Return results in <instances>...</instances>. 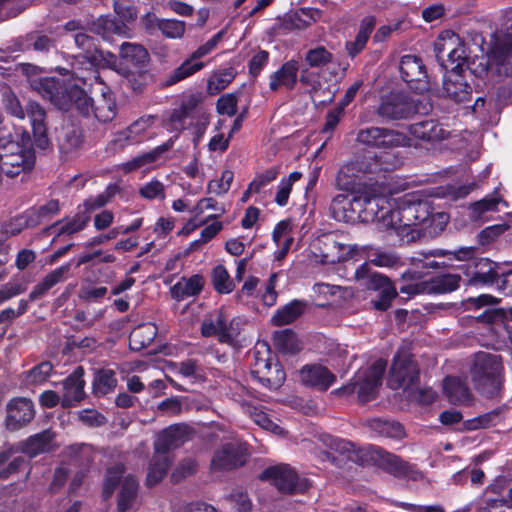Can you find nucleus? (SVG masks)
<instances>
[{"label": "nucleus", "mask_w": 512, "mask_h": 512, "mask_svg": "<svg viewBox=\"0 0 512 512\" xmlns=\"http://www.w3.org/2000/svg\"><path fill=\"white\" fill-rule=\"evenodd\" d=\"M370 260L356 268L354 280L367 290L378 292V298L371 301L375 310L386 311L397 297V289L385 275L375 272L370 264L377 267L392 268L401 264V257L395 252L374 249L369 253Z\"/></svg>", "instance_id": "1"}, {"label": "nucleus", "mask_w": 512, "mask_h": 512, "mask_svg": "<svg viewBox=\"0 0 512 512\" xmlns=\"http://www.w3.org/2000/svg\"><path fill=\"white\" fill-rule=\"evenodd\" d=\"M429 216V203L415 195L406 194L397 202L395 209L390 207V218L384 219L389 230H394L405 243L422 238L421 222Z\"/></svg>", "instance_id": "2"}, {"label": "nucleus", "mask_w": 512, "mask_h": 512, "mask_svg": "<svg viewBox=\"0 0 512 512\" xmlns=\"http://www.w3.org/2000/svg\"><path fill=\"white\" fill-rule=\"evenodd\" d=\"M35 165V153L30 134L24 131L21 142L0 139V173L9 178L30 172Z\"/></svg>", "instance_id": "3"}, {"label": "nucleus", "mask_w": 512, "mask_h": 512, "mask_svg": "<svg viewBox=\"0 0 512 512\" xmlns=\"http://www.w3.org/2000/svg\"><path fill=\"white\" fill-rule=\"evenodd\" d=\"M74 42L79 50L73 56L72 67L74 70L93 71L99 68H109L119 75H129L124 66H116V55L100 50L93 37L78 32L74 35Z\"/></svg>", "instance_id": "4"}, {"label": "nucleus", "mask_w": 512, "mask_h": 512, "mask_svg": "<svg viewBox=\"0 0 512 512\" xmlns=\"http://www.w3.org/2000/svg\"><path fill=\"white\" fill-rule=\"evenodd\" d=\"M3 104L6 111L20 119H25V116L30 120L34 141L37 147L46 149L49 146V138L47 136V113L45 109L36 101L29 100L25 108L22 107L19 99L11 90L3 92Z\"/></svg>", "instance_id": "5"}, {"label": "nucleus", "mask_w": 512, "mask_h": 512, "mask_svg": "<svg viewBox=\"0 0 512 512\" xmlns=\"http://www.w3.org/2000/svg\"><path fill=\"white\" fill-rule=\"evenodd\" d=\"M502 369L500 356L486 352L477 353L471 368L476 388L487 397L494 396L502 385Z\"/></svg>", "instance_id": "6"}, {"label": "nucleus", "mask_w": 512, "mask_h": 512, "mask_svg": "<svg viewBox=\"0 0 512 512\" xmlns=\"http://www.w3.org/2000/svg\"><path fill=\"white\" fill-rule=\"evenodd\" d=\"M385 369L386 361L379 359L369 368L359 370L348 384L334 390L332 393L338 396H349L357 392L360 402L370 401L376 396Z\"/></svg>", "instance_id": "7"}, {"label": "nucleus", "mask_w": 512, "mask_h": 512, "mask_svg": "<svg viewBox=\"0 0 512 512\" xmlns=\"http://www.w3.org/2000/svg\"><path fill=\"white\" fill-rule=\"evenodd\" d=\"M436 57L442 66L458 71L468 60L464 41L452 31H444L435 44Z\"/></svg>", "instance_id": "8"}, {"label": "nucleus", "mask_w": 512, "mask_h": 512, "mask_svg": "<svg viewBox=\"0 0 512 512\" xmlns=\"http://www.w3.org/2000/svg\"><path fill=\"white\" fill-rule=\"evenodd\" d=\"M120 61L116 58V66H124L129 75H121L130 84L134 91L141 90V83L138 77L141 76L142 68L149 61V53L141 44L123 42L120 46Z\"/></svg>", "instance_id": "9"}, {"label": "nucleus", "mask_w": 512, "mask_h": 512, "mask_svg": "<svg viewBox=\"0 0 512 512\" xmlns=\"http://www.w3.org/2000/svg\"><path fill=\"white\" fill-rule=\"evenodd\" d=\"M248 451L245 443L231 438L230 442L223 444L215 450L210 463L213 472H227L246 464Z\"/></svg>", "instance_id": "10"}, {"label": "nucleus", "mask_w": 512, "mask_h": 512, "mask_svg": "<svg viewBox=\"0 0 512 512\" xmlns=\"http://www.w3.org/2000/svg\"><path fill=\"white\" fill-rule=\"evenodd\" d=\"M368 458L374 460L380 468L399 478H408L417 481L422 478L416 467L399 456L389 453L378 446L368 447Z\"/></svg>", "instance_id": "11"}, {"label": "nucleus", "mask_w": 512, "mask_h": 512, "mask_svg": "<svg viewBox=\"0 0 512 512\" xmlns=\"http://www.w3.org/2000/svg\"><path fill=\"white\" fill-rule=\"evenodd\" d=\"M357 141L365 146L384 150L409 145V138L405 134L374 126L359 130Z\"/></svg>", "instance_id": "12"}, {"label": "nucleus", "mask_w": 512, "mask_h": 512, "mask_svg": "<svg viewBox=\"0 0 512 512\" xmlns=\"http://www.w3.org/2000/svg\"><path fill=\"white\" fill-rule=\"evenodd\" d=\"M413 99L402 92H391L383 95L377 108V114L385 120L408 119L416 113Z\"/></svg>", "instance_id": "13"}, {"label": "nucleus", "mask_w": 512, "mask_h": 512, "mask_svg": "<svg viewBox=\"0 0 512 512\" xmlns=\"http://www.w3.org/2000/svg\"><path fill=\"white\" fill-rule=\"evenodd\" d=\"M260 479L271 481L282 493L304 492L309 486L306 479H300L297 473L286 464L266 468L261 473Z\"/></svg>", "instance_id": "14"}, {"label": "nucleus", "mask_w": 512, "mask_h": 512, "mask_svg": "<svg viewBox=\"0 0 512 512\" xmlns=\"http://www.w3.org/2000/svg\"><path fill=\"white\" fill-rule=\"evenodd\" d=\"M419 377V369L412 356L407 353L398 352L393 359L390 369L388 385L392 389L408 388L413 385Z\"/></svg>", "instance_id": "15"}, {"label": "nucleus", "mask_w": 512, "mask_h": 512, "mask_svg": "<svg viewBox=\"0 0 512 512\" xmlns=\"http://www.w3.org/2000/svg\"><path fill=\"white\" fill-rule=\"evenodd\" d=\"M500 265L488 258H477L467 265L465 276L467 285L485 287L497 284Z\"/></svg>", "instance_id": "16"}, {"label": "nucleus", "mask_w": 512, "mask_h": 512, "mask_svg": "<svg viewBox=\"0 0 512 512\" xmlns=\"http://www.w3.org/2000/svg\"><path fill=\"white\" fill-rule=\"evenodd\" d=\"M270 349L265 343L257 344L253 351V362L251 364V376L268 389L275 390L284 383V376L276 373L274 378H265L267 368L271 365Z\"/></svg>", "instance_id": "17"}, {"label": "nucleus", "mask_w": 512, "mask_h": 512, "mask_svg": "<svg viewBox=\"0 0 512 512\" xmlns=\"http://www.w3.org/2000/svg\"><path fill=\"white\" fill-rule=\"evenodd\" d=\"M489 57L506 76H512V33L497 31L493 34Z\"/></svg>", "instance_id": "18"}, {"label": "nucleus", "mask_w": 512, "mask_h": 512, "mask_svg": "<svg viewBox=\"0 0 512 512\" xmlns=\"http://www.w3.org/2000/svg\"><path fill=\"white\" fill-rule=\"evenodd\" d=\"M402 79L411 89L423 92L428 89L427 73L421 58L415 55L402 56L399 64Z\"/></svg>", "instance_id": "19"}, {"label": "nucleus", "mask_w": 512, "mask_h": 512, "mask_svg": "<svg viewBox=\"0 0 512 512\" xmlns=\"http://www.w3.org/2000/svg\"><path fill=\"white\" fill-rule=\"evenodd\" d=\"M319 439L325 447L348 461L364 464L368 460V447L361 448L349 440L329 434H322Z\"/></svg>", "instance_id": "20"}, {"label": "nucleus", "mask_w": 512, "mask_h": 512, "mask_svg": "<svg viewBox=\"0 0 512 512\" xmlns=\"http://www.w3.org/2000/svg\"><path fill=\"white\" fill-rule=\"evenodd\" d=\"M192 433V428L186 424L178 423L171 425L159 433L154 443V452L169 455L171 450L189 440Z\"/></svg>", "instance_id": "21"}, {"label": "nucleus", "mask_w": 512, "mask_h": 512, "mask_svg": "<svg viewBox=\"0 0 512 512\" xmlns=\"http://www.w3.org/2000/svg\"><path fill=\"white\" fill-rule=\"evenodd\" d=\"M318 249L323 263L342 262L357 252L356 245L342 243L333 235H326L319 240Z\"/></svg>", "instance_id": "22"}, {"label": "nucleus", "mask_w": 512, "mask_h": 512, "mask_svg": "<svg viewBox=\"0 0 512 512\" xmlns=\"http://www.w3.org/2000/svg\"><path fill=\"white\" fill-rule=\"evenodd\" d=\"M35 415L34 405L27 398H15L7 404L6 427L15 431L29 423Z\"/></svg>", "instance_id": "23"}, {"label": "nucleus", "mask_w": 512, "mask_h": 512, "mask_svg": "<svg viewBox=\"0 0 512 512\" xmlns=\"http://www.w3.org/2000/svg\"><path fill=\"white\" fill-rule=\"evenodd\" d=\"M84 369L78 366L64 381L61 405L70 408L82 401L85 397L83 379Z\"/></svg>", "instance_id": "24"}, {"label": "nucleus", "mask_w": 512, "mask_h": 512, "mask_svg": "<svg viewBox=\"0 0 512 512\" xmlns=\"http://www.w3.org/2000/svg\"><path fill=\"white\" fill-rule=\"evenodd\" d=\"M472 88L459 71H450L443 80V95L455 102L471 99Z\"/></svg>", "instance_id": "25"}, {"label": "nucleus", "mask_w": 512, "mask_h": 512, "mask_svg": "<svg viewBox=\"0 0 512 512\" xmlns=\"http://www.w3.org/2000/svg\"><path fill=\"white\" fill-rule=\"evenodd\" d=\"M364 206L361 222H376L380 229L389 230L384 222V219L390 218V206L385 198L366 194Z\"/></svg>", "instance_id": "26"}, {"label": "nucleus", "mask_w": 512, "mask_h": 512, "mask_svg": "<svg viewBox=\"0 0 512 512\" xmlns=\"http://www.w3.org/2000/svg\"><path fill=\"white\" fill-rule=\"evenodd\" d=\"M156 117L153 115H144L132 122L126 129L119 132L113 142L123 148L126 145L138 143L140 137L153 126Z\"/></svg>", "instance_id": "27"}, {"label": "nucleus", "mask_w": 512, "mask_h": 512, "mask_svg": "<svg viewBox=\"0 0 512 512\" xmlns=\"http://www.w3.org/2000/svg\"><path fill=\"white\" fill-rule=\"evenodd\" d=\"M34 89L45 99H48L59 109H66L67 104L64 102L63 94L67 93L61 82L55 78L45 77L35 80Z\"/></svg>", "instance_id": "28"}, {"label": "nucleus", "mask_w": 512, "mask_h": 512, "mask_svg": "<svg viewBox=\"0 0 512 512\" xmlns=\"http://www.w3.org/2000/svg\"><path fill=\"white\" fill-rule=\"evenodd\" d=\"M301 381L308 386L319 390H327L336 380L328 368L321 365L304 366L300 371Z\"/></svg>", "instance_id": "29"}, {"label": "nucleus", "mask_w": 512, "mask_h": 512, "mask_svg": "<svg viewBox=\"0 0 512 512\" xmlns=\"http://www.w3.org/2000/svg\"><path fill=\"white\" fill-rule=\"evenodd\" d=\"M70 269L71 264L66 263L46 274L44 278L39 283H37L29 293V301L33 302L41 299L55 285L64 282L67 279V275L70 272Z\"/></svg>", "instance_id": "30"}, {"label": "nucleus", "mask_w": 512, "mask_h": 512, "mask_svg": "<svg viewBox=\"0 0 512 512\" xmlns=\"http://www.w3.org/2000/svg\"><path fill=\"white\" fill-rule=\"evenodd\" d=\"M409 132L416 138L425 141L445 139L449 132L436 120L428 119L409 125Z\"/></svg>", "instance_id": "31"}, {"label": "nucleus", "mask_w": 512, "mask_h": 512, "mask_svg": "<svg viewBox=\"0 0 512 512\" xmlns=\"http://www.w3.org/2000/svg\"><path fill=\"white\" fill-rule=\"evenodd\" d=\"M298 70L299 64L296 60L285 62L279 70L270 75V90L276 91L280 86H285L289 90L294 89Z\"/></svg>", "instance_id": "32"}, {"label": "nucleus", "mask_w": 512, "mask_h": 512, "mask_svg": "<svg viewBox=\"0 0 512 512\" xmlns=\"http://www.w3.org/2000/svg\"><path fill=\"white\" fill-rule=\"evenodd\" d=\"M443 389L449 402L453 404L470 405L473 401V395L469 387L458 378H445Z\"/></svg>", "instance_id": "33"}, {"label": "nucleus", "mask_w": 512, "mask_h": 512, "mask_svg": "<svg viewBox=\"0 0 512 512\" xmlns=\"http://www.w3.org/2000/svg\"><path fill=\"white\" fill-rule=\"evenodd\" d=\"M375 26L376 18L372 15H368L361 20L355 39L348 41L345 45L346 51L351 58L357 56L365 48Z\"/></svg>", "instance_id": "34"}, {"label": "nucleus", "mask_w": 512, "mask_h": 512, "mask_svg": "<svg viewBox=\"0 0 512 512\" xmlns=\"http://www.w3.org/2000/svg\"><path fill=\"white\" fill-rule=\"evenodd\" d=\"M204 286V278L201 275H193L189 278L182 277L176 284H174L170 293L172 298L177 301H182L186 298L198 295Z\"/></svg>", "instance_id": "35"}, {"label": "nucleus", "mask_w": 512, "mask_h": 512, "mask_svg": "<svg viewBox=\"0 0 512 512\" xmlns=\"http://www.w3.org/2000/svg\"><path fill=\"white\" fill-rule=\"evenodd\" d=\"M306 309L307 302L295 299L278 309L272 316L271 323L274 326L292 324L304 314Z\"/></svg>", "instance_id": "36"}, {"label": "nucleus", "mask_w": 512, "mask_h": 512, "mask_svg": "<svg viewBox=\"0 0 512 512\" xmlns=\"http://www.w3.org/2000/svg\"><path fill=\"white\" fill-rule=\"evenodd\" d=\"M53 437L50 430H44L23 441L19 450L31 458L35 457L52 449Z\"/></svg>", "instance_id": "37"}, {"label": "nucleus", "mask_w": 512, "mask_h": 512, "mask_svg": "<svg viewBox=\"0 0 512 512\" xmlns=\"http://www.w3.org/2000/svg\"><path fill=\"white\" fill-rule=\"evenodd\" d=\"M366 426L369 428L371 433L378 437L397 440L405 437L403 426L399 422L393 420L373 418L366 421Z\"/></svg>", "instance_id": "38"}, {"label": "nucleus", "mask_w": 512, "mask_h": 512, "mask_svg": "<svg viewBox=\"0 0 512 512\" xmlns=\"http://www.w3.org/2000/svg\"><path fill=\"white\" fill-rule=\"evenodd\" d=\"M63 98V101L67 104V108L64 109L65 111L75 108L82 115L88 116L93 110L95 99L89 97L87 93L79 87L74 86L68 88L67 93L63 94Z\"/></svg>", "instance_id": "39"}, {"label": "nucleus", "mask_w": 512, "mask_h": 512, "mask_svg": "<svg viewBox=\"0 0 512 512\" xmlns=\"http://www.w3.org/2000/svg\"><path fill=\"white\" fill-rule=\"evenodd\" d=\"M89 221L90 215L87 213L78 212L70 219H63L55 222L52 226L46 228L45 232H48L52 229H57V234L53 239V241H55L56 238L61 235H73L78 233L86 227Z\"/></svg>", "instance_id": "40"}, {"label": "nucleus", "mask_w": 512, "mask_h": 512, "mask_svg": "<svg viewBox=\"0 0 512 512\" xmlns=\"http://www.w3.org/2000/svg\"><path fill=\"white\" fill-rule=\"evenodd\" d=\"M91 31L110 40L112 35H125L127 26L115 17L101 16L92 24Z\"/></svg>", "instance_id": "41"}, {"label": "nucleus", "mask_w": 512, "mask_h": 512, "mask_svg": "<svg viewBox=\"0 0 512 512\" xmlns=\"http://www.w3.org/2000/svg\"><path fill=\"white\" fill-rule=\"evenodd\" d=\"M353 197L344 194L335 196L331 202L330 210L335 220L344 223H355L356 216L353 213Z\"/></svg>", "instance_id": "42"}, {"label": "nucleus", "mask_w": 512, "mask_h": 512, "mask_svg": "<svg viewBox=\"0 0 512 512\" xmlns=\"http://www.w3.org/2000/svg\"><path fill=\"white\" fill-rule=\"evenodd\" d=\"M157 328L151 323H145L134 328L129 336V345L132 350L140 351L149 346L155 339Z\"/></svg>", "instance_id": "43"}, {"label": "nucleus", "mask_w": 512, "mask_h": 512, "mask_svg": "<svg viewBox=\"0 0 512 512\" xmlns=\"http://www.w3.org/2000/svg\"><path fill=\"white\" fill-rule=\"evenodd\" d=\"M92 113L94 117L102 123L112 121L117 113L116 103L110 93H102L95 98Z\"/></svg>", "instance_id": "44"}, {"label": "nucleus", "mask_w": 512, "mask_h": 512, "mask_svg": "<svg viewBox=\"0 0 512 512\" xmlns=\"http://www.w3.org/2000/svg\"><path fill=\"white\" fill-rule=\"evenodd\" d=\"M170 463L171 458L169 455L154 452L146 478V483L149 487L158 484L165 477Z\"/></svg>", "instance_id": "45"}, {"label": "nucleus", "mask_w": 512, "mask_h": 512, "mask_svg": "<svg viewBox=\"0 0 512 512\" xmlns=\"http://www.w3.org/2000/svg\"><path fill=\"white\" fill-rule=\"evenodd\" d=\"M449 222V215L445 212L432 213L429 205V216L421 222L422 237L428 235L430 237L438 236Z\"/></svg>", "instance_id": "46"}, {"label": "nucleus", "mask_w": 512, "mask_h": 512, "mask_svg": "<svg viewBox=\"0 0 512 512\" xmlns=\"http://www.w3.org/2000/svg\"><path fill=\"white\" fill-rule=\"evenodd\" d=\"M117 386V378L112 369H100L95 372L93 393L100 397L112 392Z\"/></svg>", "instance_id": "47"}, {"label": "nucleus", "mask_w": 512, "mask_h": 512, "mask_svg": "<svg viewBox=\"0 0 512 512\" xmlns=\"http://www.w3.org/2000/svg\"><path fill=\"white\" fill-rule=\"evenodd\" d=\"M204 67V63L192 59V56L186 59L180 66L174 69L166 78L165 84L174 85L200 71Z\"/></svg>", "instance_id": "48"}, {"label": "nucleus", "mask_w": 512, "mask_h": 512, "mask_svg": "<svg viewBox=\"0 0 512 512\" xmlns=\"http://www.w3.org/2000/svg\"><path fill=\"white\" fill-rule=\"evenodd\" d=\"M461 277L457 274H444L427 280L428 294L449 293L459 288Z\"/></svg>", "instance_id": "49"}, {"label": "nucleus", "mask_w": 512, "mask_h": 512, "mask_svg": "<svg viewBox=\"0 0 512 512\" xmlns=\"http://www.w3.org/2000/svg\"><path fill=\"white\" fill-rule=\"evenodd\" d=\"M137 490L138 483L133 476L127 475L123 478L118 499V512H127V510L132 506Z\"/></svg>", "instance_id": "50"}, {"label": "nucleus", "mask_w": 512, "mask_h": 512, "mask_svg": "<svg viewBox=\"0 0 512 512\" xmlns=\"http://www.w3.org/2000/svg\"><path fill=\"white\" fill-rule=\"evenodd\" d=\"M172 146H173V141L170 139L167 142H165L164 144L156 147L152 151L144 153V154H142L140 156H137V157L133 158L132 160H130L129 162H127L125 164V169L127 171H132V170H136V169H138L140 167H143V166H145L147 164L153 163L164 152H166L169 149H171Z\"/></svg>", "instance_id": "51"}, {"label": "nucleus", "mask_w": 512, "mask_h": 512, "mask_svg": "<svg viewBox=\"0 0 512 512\" xmlns=\"http://www.w3.org/2000/svg\"><path fill=\"white\" fill-rule=\"evenodd\" d=\"M172 146H173V141L170 139L167 142H165L164 144L156 147L152 151L144 153V154H142L140 156H137V157L133 158L132 160H130L129 162H127L125 164V169L127 171H132V170H136V169H138L140 167H143V166H145L147 164L153 163L164 152H166L169 149H171Z\"/></svg>", "instance_id": "52"}, {"label": "nucleus", "mask_w": 512, "mask_h": 512, "mask_svg": "<svg viewBox=\"0 0 512 512\" xmlns=\"http://www.w3.org/2000/svg\"><path fill=\"white\" fill-rule=\"evenodd\" d=\"M477 253V247L475 246H463L456 250H443V249H434L426 252H420L419 255L423 256L424 259H428L430 257H445V256H453L455 260L458 261H469L474 258Z\"/></svg>", "instance_id": "53"}, {"label": "nucleus", "mask_w": 512, "mask_h": 512, "mask_svg": "<svg viewBox=\"0 0 512 512\" xmlns=\"http://www.w3.org/2000/svg\"><path fill=\"white\" fill-rule=\"evenodd\" d=\"M224 313L221 310L209 314L201 324V333L204 337H216L220 342V334L223 332Z\"/></svg>", "instance_id": "54"}, {"label": "nucleus", "mask_w": 512, "mask_h": 512, "mask_svg": "<svg viewBox=\"0 0 512 512\" xmlns=\"http://www.w3.org/2000/svg\"><path fill=\"white\" fill-rule=\"evenodd\" d=\"M157 29L162 32L166 38L180 39L186 31V23L176 19H155Z\"/></svg>", "instance_id": "55"}, {"label": "nucleus", "mask_w": 512, "mask_h": 512, "mask_svg": "<svg viewBox=\"0 0 512 512\" xmlns=\"http://www.w3.org/2000/svg\"><path fill=\"white\" fill-rule=\"evenodd\" d=\"M274 345L284 353H295L299 351V343L292 330L285 329L273 334Z\"/></svg>", "instance_id": "56"}, {"label": "nucleus", "mask_w": 512, "mask_h": 512, "mask_svg": "<svg viewBox=\"0 0 512 512\" xmlns=\"http://www.w3.org/2000/svg\"><path fill=\"white\" fill-rule=\"evenodd\" d=\"M212 284L215 290L222 294H228L235 288L227 269L223 265H217L212 271Z\"/></svg>", "instance_id": "57"}, {"label": "nucleus", "mask_w": 512, "mask_h": 512, "mask_svg": "<svg viewBox=\"0 0 512 512\" xmlns=\"http://www.w3.org/2000/svg\"><path fill=\"white\" fill-rule=\"evenodd\" d=\"M305 61L311 68H320L333 61V54L324 46H317L306 52Z\"/></svg>", "instance_id": "58"}, {"label": "nucleus", "mask_w": 512, "mask_h": 512, "mask_svg": "<svg viewBox=\"0 0 512 512\" xmlns=\"http://www.w3.org/2000/svg\"><path fill=\"white\" fill-rule=\"evenodd\" d=\"M60 150L69 153L81 145L80 133L74 127L63 128L58 136Z\"/></svg>", "instance_id": "59"}, {"label": "nucleus", "mask_w": 512, "mask_h": 512, "mask_svg": "<svg viewBox=\"0 0 512 512\" xmlns=\"http://www.w3.org/2000/svg\"><path fill=\"white\" fill-rule=\"evenodd\" d=\"M499 204L507 205L501 196H487L471 205L472 214L479 218L486 212L498 211Z\"/></svg>", "instance_id": "60"}, {"label": "nucleus", "mask_w": 512, "mask_h": 512, "mask_svg": "<svg viewBox=\"0 0 512 512\" xmlns=\"http://www.w3.org/2000/svg\"><path fill=\"white\" fill-rule=\"evenodd\" d=\"M124 473V467L121 464H117L107 469L104 483H103V496L105 498L110 497L116 486L119 484Z\"/></svg>", "instance_id": "61"}, {"label": "nucleus", "mask_w": 512, "mask_h": 512, "mask_svg": "<svg viewBox=\"0 0 512 512\" xmlns=\"http://www.w3.org/2000/svg\"><path fill=\"white\" fill-rule=\"evenodd\" d=\"M245 322L241 318H233L228 324L224 316L223 332L220 334V342L226 344H234L239 336Z\"/></svg>", "instance_id": "62"}, {"label": "nucleus", "mask_w": 512, "mask_h": 512, "mask_svg": "<svg viewBox=\"0 0 512 512\" xmlns=\"http://www.w3.org/2000/svg\"><path fill=\"white\" fill-rule=\"evenodd\" d=\"M302 177L298 171L292 172L287 179H283L278 186V191L275 196V202L279 206H285L288 203L289 195L291 193L292 185Z\"/></svg>", "instance_id": "63"}, {"label": "nucleus", "mask_w": 512, "mask_h": 512, "mask_svg": "<svg viewBox=\"0 0 512 512\" xmlns=\"http://www.w3.org/2000/svg\"><path fill=\"white\" fill-rule=\"evenodd\" d=\"M26 46L38 52H48L55 46V43L54 40L47 35L32 32L26 36Z\"/></svg>", "instance_id": "64"}]
</instances>
